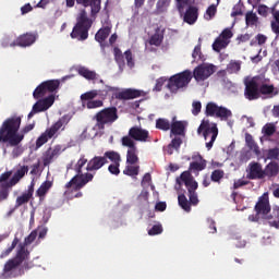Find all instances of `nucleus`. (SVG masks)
Returning <instances> with one entry per match:
<instances>
[{"mask_svg": "<svg viewBox=\"0 0 279 279\" xmlns=\"http://www.w3.org/2000/svg\"><path fill=\"white\" fill-rule=\"evenodd\" d=\"M28 171L29 167L22 166L15 171L9 183H2V191H0V202H5V199L10 197V189L12 186H16V184H19V182L25 178V174L28 173Z\"/></svg>", "mask_w": 279, "mask_h": 279, "instance_id": "8", "label": "nucleus"}, {"mask_svg": "<svg viewBox=\"0 0 279 279\" xmlns=\"http://www.w3.org/2000/svg\"><path fill=\"white\" fill-rule=\"evenodd\" d=\"M206 117H216L220 121H228L232 117V111L226 107H219L215 102H208L205 109Z\"/></svg>", "mask_w": 279, "mask_h": 279, "instance_id": "12", "label": "nucleus"}, {"mask_svg": "<svg viewBox=\"0 0 279 279\" xmlns=\"http://www.w3.org/2000/svg\"><path fill=\"white\" fill-rule=\"evenodd\" d=\"M75 71L78 75H81V77H84V80H87L88 82H93V84H95V82H97V80H99V74H97V72H95L84 65H78L75 69Z\"/></svg>", "mask_w": 279, "mask_h": 279, "instance_id": "30", "label": "nucleus"}, {"mask_svg": "<svg viewBox=\"0 0 279 279\" xmlns=\"http://www.w3.org/2000/svg\"><path fill=\"white\" fill-rule=\"evenodd\" d=\"M36 38H38L37 34L34 33H25L20 35L12 44L11 47H32L34 43H36Z\"/></svg>", "mask_w": 279, "mask_h": 279, "instance_id": "21", "label": "nucleus"}, {"mask_svg": "<svg viewBox=\"0 0 279 279\" xmlns=\"http://www.w3.org/2000/svg\"><path fill=\"white\" fill-rule=\"evenodd\" d=\"M279 173L278 162L270 161L264 169V178H276Z\"/></svg>", "mask_w": 279, "mask_h": 279, "instance_id": "35", "label": "nucleus"}, {"mask_svg": "<svg viewBox=\"0 0 279 279\" xmlns=\"http://www.w3.org/2000/svg\"><path fill=\"white\" fill-rule=\"evenodd\" d=\"M112 155V150L105 151L104 156H95L92 158L86 166V171H99L101 167H106L108 165V160H110V157Z\"/></svg>", "mask_w": 279, "mask_h": 279, "instance_id": "19", "label": "nucleus"}, {"mask_svg": "<svg viewBox=\"0 0 279 279\" xmlns=\"http://www.w3.org/2000/svg\"><path fill=\"white\" fill-rule=\"evenodd\" d=\"M241 71V61H230L227 65V73H239Z\"/></svg>", "mask_w": 279, "mask_h": 279, "instance_id": "47", "label": "nucleus"}, {"mask_svg": "<svg viewBox=\"0 0 279 279\" xmlns=\"http://www.w3.org/2000/svg\"><path fill=\"white\" fill-rule=\"evenodd\" d=\"M217 14V5L211 4L207 8L206 10V20L207 21H213V19H215V15Z\"/></svg>", "mask_w": 279, "mask_h": 279, "instance_id": "54", "label": "nucleus"}, {"mask_svg": "<svg viewBox=\"0 0 279 279\" xmlns=\"http://www.w3.org/2000/svg\"><path fill=\"white\" fill-rule=\"evenodd\" d=\"M192 160L196 161H192L190 163L189 171H191V173H199V171H204V169H206L207 161L202 157V155L193 156Z\"/></svg>", "mask_w": 279, "mask_h": 279, "instance_id": "31", "label": "nucleus"}, {"mask_svg": "<svg viewBox=\"0 0 279 279\" xmlns=\"http://www.w3.org/2000/svg\"><path fill=\"white\" fill-rule=\"evenodd\" d=\"M226 172L222 169H216L210 174L211 182L216 184H221V180L225 178Z\"/></svg>", "mask_w": 279, "mask_h": 279, "instance_id": "43", "label": "nucleus"}, {"mask_svg": "<svg viewBox=\"0 0 279 279\" xmlns=\"http://www.w3.org/2000/svg\"><path fill=\"white\" fill-rule=\"evenodd\" d=\"M95 119L98 128L104 130L105 125H108V123H114V121L119 119L118 109L117 107L105 108L96 113Z\"/></svg>", "mask_w": 279, "mask_h": 279, "instance_id": "10", "label": "nucleus"}, {"mask_svg": "<svg viewBox=\"0 0 279 279\" xmlns=\"http://www.w3.org/2000/svg\"><path fill=\"white\" fill-rule=\"evenodd\" d=\"M121 144L123 147H128L126 165H136V162H138V148L136 147V142L130 137H122Z\"/></svg>", "mask_w": 279, "mask_h": 279, "instance_id": "15", "label": "nucleus"}, {"mask_svg": "<svg viewBox=\"0 0 279 279\" xmlns=\"http://www.w3.org/2000/svg\"><path fill=\"white\" fill-rule=\"evenodd\" d=\"M112 33V25L101 27L95 35V41L99 43L100 47H106L104 43L108 39V36Z\"/></svg>", "mask_w": 279, "mask_h": 279, "instance_id": "32", "label": "nucleus"}, {"mask_svg": "<svg viewBox=\"0 0 279 279\" xmlns=\"http://www.w3.org/2000/svg\"><path fill=\"white\" fill-rule=\"evenodd\" d=\"M178 202L179 206H181V208L185 210V213H191V203L189 202V198H186V195L180 194L178 196Z\"/></svg>", "mask_w": 279, "mask_h": 279, "instance_id": "44", "label": "nucleus"}, {"mask_svg": "<svg viewBox=\"0 0 279 279\" xmlns=\"http://www.w3.org/2000/svg\"><path fill=\"white\" fill-rule=\"evenodd\" d=\"M60 80H48L39 84L33 92L34 99H43L47 93H58Z\"/></svg>", "mask_w": 279, "mask_h": 279, "instance_id": "11", "label": "nucleus"}, {"mask_svg": "<svg viewBox=\"0 0 279 279\" xmlns=\"http://www.w3.org/2000/svg\"><path fill=\"white\" fill-rule=\"evenodd\" d=\"M186 125H189V122L175 120V117L172 118L170 134H173V136H184L186 134Z\"/></svg>", "mask_w": 279, "mask_h": 279, "instance_id": "26", "label": "nucleus"}, {"mask_svg": "<svg viewBox=\"0 0 279 279\" xmlns=\"http://www.w3.org/2000/svg\"><path fill=\"white\" fill-rule=\"evenodd\" d=\"M275 97L278 95L276 86L269 84V78L265 75H256L244 80V97L247 101H256L260 96Z\"/></svg>", "mask_w": 279, "mask_h": 279, "instance_id": "1", "label": "nucleus"}, {"mask_svg": "<svg viewBox=\"0 0 279 279\" xmlns=\"http://www.w3.org/2000/svg\"><path fill=\"white\" fill-rule=\"evenodd\" d=\"M191 80H193V72H191V70H185L172 75L168 80L167 88L170 90V93L175 94L178 90H184V88H189Z\"/></svg>", "mask_w": 279, "mask_h": 279, "instance_id": "5", "label": "nucleus"}, {"mask_svg": "<svg viewBox=\"0 0 279 279\" xmlns=\"http://www.w3.org/2000/svg\"><path fill=\"white\" fill-rule=\"evenodd\" d=\"M262 132L264 136H274L276 134V124L267 123L263 126Z\"/></svg>", "mask_w": 279, "mask_h": 279, "instance_id": "48", "label": "nucleus"}, {"mask_svg": "<svg viewBox=\"0 0 279 279\" xmlns=\"http://www.w3.org/2000/svg\"><path fill=\"white\" fill-rule=\"evenodd\" d=\"M124 58L126 60L128 66H130V69H132L134 66V59L132 57V50H126L124 52Z\"/></svg>", "mask_w": 279, "mask_h": 279, "instance_id": "58", "label": "nucleus"}, {"mask_svg": "<svg viewBox=\"0 0 279 279\" xmlns=\"http://www.w3.org/2000/svg\"><path fill=\"white\" fill-rule=\"evenodd\" d=\"M110 93H114L113 97L120 101H130L132 99H138V97H145L147 95L142 89L125 88L119 92V87L107 86Z\"/></svg>", "mask_w": 279, "mask_h": 279, "instance_id": "9", "label": "nucleus"}, {"mask_svg": "<svg viewBox=\"0 0 279 279\" xmlns=\"http://www.w3.org/2000/svg\"><path fill=\"white\" fill-rule=\"evenodd\" d=\"M181 146H182V138L180 137H174L169 144V147H172V149H180Z\"/></svg>", "mask_w": 279, "mask_h": 279, "instance_id": "60", "label": "nucleus"}, {"mask_svg": "<svg viewBox=\"0 0 279 279\" xmlns=\"http://www.w3.org/2000/svg\"><path fill=\"white\" fill-rule=\"evenodd\" d=\"M107 157H109L110 162H112L108 167L109 173H111V175H119V173H121V169H119V167H121V154L112 150L111 155H107Z\"/></svg>", "mask_w": 279, "mask_h": 279, "instance_id": "25", "label": "nucleus"}, {"mask_svg": "<svg viewBox=\"0 0 279 279\" xmlns=\"http://www.w3.org/2000/svg\"><path fill=\"white\" fill-rule=\"evenodd\" d=\"M66 191L64 192L65 197H68L69 199H75V198H80L83 197V193L80 192V190L75 191L73 190V187H65Z\"/></svg>", "mask_w": 279, "mask_h": 279, "instance_id": "46", "label": "nucleus"}, {"mask_svg": "<svg viewBox=\"0 0 279 279\" xmlns=\"http://www.w3.org/2000/svg\"><path fill=\"white\" fill-rule=\"evenodd\" d=\"M189 198L192 206H197V204H199V198H197V192L190 193Z\"/></svg>", "mask_w": 279, "mask_h": 279, "instance_id": "64", "label": "nucleus"}, {"mask_svg": "<svg viewBox=\"0 0 279 279\" xmlns=\"http://www.w3.org/2000/svg\"><path fill=\"white\" fill-rule=\"evenodd\" d=\"M93 27V20L88 17V13L86 9L80 11L76 17V24L74 25L70 36L76 40H87L88 39V32Z\"/></svg>", "mask_w": 279, "mask_h": 279, "instance_id": "4", "label": "nucleus"}, {"mask_svg": "<svg viewBox=\"0 0 279 279\" xmlns=\"http://www.w3.org/2000/svg\"><path fill=\"white\" fill-rule=\"evenodd\" d=\"M264 158L265 160H278L279 158V148H269L264 151Z\"/></svg>", "mask_w": 279, "mask_h": 279, "instance_id": "42", "label": "nucleus"}, {"mask_svg": "<svg viewBox=\"0 0 279 279\" xmlns=\"http://www.w3.org/2000/svg\"><path fill=\"white\" fill-rule=\"evenodd\" d=\"M199 112H202V102L199 100L193 101L192 114H194V117H197V114H199Z\"/></svg>", "mask_w": 279, "mask_h": 279, "instance_id": "57", "label": "nucleus"}, {"mask_svg": "<svg viewBox=\"0 0 279 279\" xmlns=\"http://www.w3.org/2000/svg\"><path fill=\"white\" fill-rule=\"evenodd\" d=\"M156 129L162 132H169L171 130V122L165 118H159L156 120Z\"/></svg>", "mask_w": 279, "mask_h": 279, "instance_id": "40", "label": "nucleus"}, {"mask_svg": "<svg viewBox=\"0 0 279 279\" xmlns=\"http://www.w3.org/2000/svg\"><path fill=\"white\" fill-rule=\"evenodd\" d=\"M60 154H62V145L60 144L47 148V150L41 155V162L44 167H49V165L58 160V158H60Z\"/></svg>", "mask_w": 279, "mask_h": 279, "instance_id": "18", "label": "nucleus"}, {"mask_svg": "<svg viewBox=\"0 0 279 279\" xmlns=\"http://www.w3.org/2000/svg\"><path fill=\"white\" fill-rule=\"evenodd\" d=\"M247 184H250V181L239 179L238 181H234L233 190L236 191V189H241V186H247Z\"/></svg>", "mask_w": 279, "mask_h": 279, "instance_id": "61", "label": "nucleus"}, {"mask_svg": "<svg viewBox=\"0 0 279 279\" xmlns=\"http://www.w3.org/2000/svg\"><path fill=\"white\" fill-rule=\"evenodd\" d=\"M198 136H203L205 141H208L205 144L208 151L213 149L215 142L217 141V136H219V129L217 128L216 123H210L208 120H203L197 129Z\"/></svg>", "mask_w": 279, "mask_h": 279, "instance_id": "7", "label": "nucleus"}, {"mask_svg": "<svg viewBox=\"0 0 279 279\" xmlns=\"http://www.w3.org/2000/svg\"><path fill=\"white\" fill-rule=\"evenodd\" d=\"M12 177V171H7V172H3L1 175H0V191H3V184H9L10 181V178Z\"/></svg>", "mask_w": 279, "mask_h": 279, "instance_id": "52", "label": "nucleus"}, {"mask_svg": "<svg viewBox=\"0 0 279 279\" xmlns=\"http://www.w3.org/2000/svg\"><path fill=\"white\" fill-rule=\"evenodd\" d=\"M246 25H256L258 23V16L254 12H247L245 15Z\"/></svg>", "mask_w": 279, "mask_h": 279, "instance_id": "51", "label": "nucleus"}, {"mask_svg": "<svg viewBox=\"0 0 279 279\" xmlns=\"http://www.w3.org/2000/svg\"><path fill=\"white\" fill-rule=\"evenodd\" d=\"M245 143L251 151H254V154H260V148L258 147V144H256V141H254V136H252V134H245Z\"/></svg>", "mask_w": 279, "mask_h": 279, "instance_id": "37", "label": "nucleus"}, {"mask_svg": "<svg viewBox=\"0 0 279 279\" xmlns=\"http://www.w3.org/2000/svg\"><path fill=\"white\" fill-rule=\"evenodd\" d=\"M21 265L15 262L13 258L9 259L3 267L2 277L3 278H17L20 271L17 270Z\"/></svg>", "mask_w": 279, "mask_h": 279, "instance_id": "22", "label": "nucleus"}, {"mask_svg": "<svg viewBox=\"0 0 279 279\" xmlns=\"http://www.w3.org/2000/svg\"><path fill=\"white\" fill-rule=\"evenodd\" d=\"M29 250H27V246L25 244H19L16 254L13 257L14 262L17 263L20 266L23 265V269H32L34 265L29 263Z\"/></svg>", "mask_w": 279, "mask_h": 279, "instance_id": "16", "label": "nucleus"}, {"mask_svg": "<svg viewBox=\"0 0 279 279\" xmlns=\"http://www.w3.org/2000/svg\"><path fill=\"white\" fill-rule=\"evenodd\" d=\"M192 57L194 60H202V45L195 46Z\"/></svg>", "mask_w": 279, "mask_h": 279, "instance_id": "59", "label": "nucleus"}, {"mask_svg": "<svg viewBox=\"0 0 279 279\" xmlns=\"http://www.w3.org/2000/svg\"><path fill=\"white\" fill-rule=\"evenodd\" d=\"M53 104H56V96L53 94L41 99L38 98V101L33 106L34 112H46Z\"/></svg>", "mask_w": 279, "mask_h": 279, "instance_id": "23", "label": "nucleus"}, {"mask_svg": "<svg viewBox=\"0 0 279 279\" xmlns=\"http://www.w3.org/2000/svg\"><path fill=\"white\" fill-rule=\"evenodd\" d=\"M113 56H114V60H116V62H118V64H123L125 57L123 56V52L121 51V49L116 47L113 49Z\"/></svg>", "mask_w": 279, "mask_h": 279, "instance_id": "55", "label": "nucleus"}, {"mask_svg": "<svg viewBox=\"0 0 279 279\" xmlns=\"http://www.w3.org/2000/svg\"><path fill=\"white\" fill-rule=\"evenodd\" d=\"M247 180H263L265 179V170L258 162L250 163V172L246 175Z\"/></svg>", "mask_w": 279, "mask_h": 279, "instance_id": "28", "label": "nucleus"}, {"mask_svg": "<svg viewBox=\"0 0 279 279\" xmlns=\"http://www.w3.org/2000/svg\"><path fill=\"white\" fill-rule=\"evenodd\" d=\"M180 178H181L182 182H184V185L187 189L189 194L196 193L199 184L197 183V181H195V179H193V177H191L190 171L182 172Z\"/></svg>", "mask_w": 279, "mask_h": 279, "instance_id": "27", "label": "nucleus"}, {"mask_svg": "<svg viewBox=\"0 0 279 279\" xmlns=\"http://www.w3.org/2000/svg\"><path fill=\"white\" fill-rule=\"evenodd\" d=\"M88 163V159L86 157H81L75 165L74 171L76 175H74L64 186V189H73V191H82L84 186L88 184V182H93V173L87 172L83 174L82 169Z\"/></svg>", "mask_w": 279, "mask_h": 279, "instance_id": "3", "label": "nucleus"}, {"mask_svg": "<svg viewBox=\"0 0 279 279\" xmlns=\"http://www.w3.org/2000/svg\"><path fill=\"white\" fill-rule=\"evenodd\" d=\"M51 186H53V182L45 181L36 191V196L43 199L47 195V193H49Z\"/></svg>", "mask_w": 279, "mask_h": 279, "instance_id": "36", "label": "nucleus"}, {"mask_svg": "<svg viewBox=\"0 0 279 279\" xmlns=\"http://www.w3.org/2000/svg\"><path fill=\"white\" fill-rule=\"evenodd\" d=\"M232 36H233V34L230 28H225L222 31V33L220 34V38H222L223 40H230V38H232Z\"/></svg>", "mask_w": 279, "mask_h": 279, "instance_id": "62", "label": "nucleus"}, {"mask_svg": "<svg viewBox=\"0 0 279 279\" xmlns=\"http://www.w3.org/2000/svg\"><path fill=\"white\" fill-rule=\"evenodd\" d=\"M21 240H19V238H14L11 245L5 248L4 251L1 252L0 254V258L3 259V258H8V256H10L11 252H14V250L16 248V245H19Z\"/></svg>", "mask_w": 279, "mask_h": 279, "instance_id": "41", "label": "nucleus"}, {"mask_svg": "<svg viewBox=\"0 0 279 279\" xmlns=\"http://www.w3.org/2000/svg\"><path fill=\"white\" fill-rule=\"evenodd\" d=\"M216 71L217 66L214 64L202 63L194 69L192 77H194L195 82H206Z\"/></svg>", "mask_w": 279, "mask_h": 279, "instance_id": "14", "label": "nucleus"}, {"mask_svg": "<svg viewBox=\"0 0 279 279\" xmlns=\"http://www.w3.org/2000/svg\"><path fill=\"white\" fill-rule=\"evenodd\" d=\"M255 213L256 215H263L265 219L266 217H269V213H271V205H269V195L264 194L258 198V202L255 205Z\"/></svg>", "mask_w": 279, "mask_h": 279, "instance_id": "20", "label": "nucleus"}, {"mask_svg": "<svg viewBox=\"0 0 279 279\" xmlns=\"http://www.w3.org/2000/svg\"><path fill=\"white\" fill-rule=\"evenodd\" d=\"M169 5H171V0H158L156 4L157 12L162 14Z\"/></svg>", "mask_w": 279, "mask_h": 279, "instance_id": "50", "label": "nucleus"}, {"mask_svg": "<svg viewBox=\"0 0 279 279\" xmlns=\"http://www.w3.org/2000/svg\"><path fill=\"white\" fill-rule=\"evenodd\" d=\"M199 19V9L197 7L190 5L183 14V22L187 25H195Z\"/></svg>", "mask_w": 279, "mask_h": 279, "instance_id": "29", "label": "nucleus"}, {"mask_svg": "<svg viewBox=\"0 0 279 279\" xmlns=\"http://www.w3.org/2000/svg\"><path fill=\"white\" fill-rule=\"evenodd\" d=\"M85 106L88 110H93L95 108H101L104 106V101L102 100H88L85 104Z\"/></svg>", "mask_w": 279, "mask_h": 279, "instance_id": "53", "label": "nucleus"}, {"mask_svg": "<svg viewBox=\"0 0 279 279\" xmlns=\"http://www.w3.org/2000/svg\"><path fill=\"white\" fill-rule=\"evenodd\" d=\"M124 137L131 138V141H137L138 143H151L149 131L138 125L132 126L129 130V135Z\"/></svg>", "mask_w": 279, "mask_h": 279, "instance_id": "17", "label": "nucleus"}, {"mask_svg": "<svg viewBox=\"0 0 279 279\" xmlns=\"http://www.w3.org/2000/svg\"><path fill=\"white\" fill-rule=\"evenodd\" d=\"M149 236H156V234H162V225H154L148 231Z\"/></svg>", "mask_w": 279, "mask_h": 279, "instance_id": "56", "label": "nucleus"}, {"mask_svg": "<svg viewBox=\"0 0 279 279\" xmlns=\"http://www.w3.org/2000/svg\"><path fill=\"white\" fill-rule=\"evenodd\" d=\"M162 86H165V78L160 77L156 81L153 90H156V93H160V90H162Z\"/></svg>", "mask_w": 279, "mask_h": 279, "instance_id": "63", "label": "nucleus"}, {"mask_svg": "<svg viewBox=\"0 0 279 279\" xmlns=\"http://www.w3.org/2000/svg\"><path fill=\"white\" fill-rule=\"evenodd\" d=\"M69 125V119L66 116L61 117L56 123H53L49 129H47L41 136L36 140V149H40L43 145L49 142V138H53L58 132H64Z\"/></svg>", "mask_w": 279, "mask_h": 279, "instance_id": "6", "label": "nucleus"}, {"mask_svg": "<svg viewBox=\"0 0 279 279\" xmlns=\"http://www.w3.org/2000/svg\"><path fill=\"white\" fill-rule=\"evenodd\" d=\"M36 186V182L32 181L27 187V191L22 193V195L16 197L15 208H21V206H25V204H29V199L34 197V187Z\"/></svg>", "mask_w": 279, "mask_h": 279, "instance_id": "24", "label": "nucleus"}, {"mask_svg": "<svg viewBox=\"0 0 279 279\" xmlns=\"http://www.w3.org/2000/svg\"><path fill=\"white\" fill-rule=\"evenodd\" d=\"M266 220H268L270 228H276L277 230H279V207L278 206L272 207V211L270 215L266 216Z\"/></svg>", "mask_w": 279, "mask_h": 279, "instance_id": "34", "label": "nucleus"}, {"mask_svg": "<svg viewBox=\"0 0 279 279\" xmlns=\"http://www.w3.org/2000/svg\"><path fill=\"white\" fill-rule=\"evenodd\" d=\"M78 5L84 8H90L92 19H96L97 14L101 12V0H76ZM66 8H73L75 5V0H65Z\"/></svg>", "mask_w": 279, "mask_h": 279, "instance_id": "13", "label": "nucleus"}, {"mask_svg": "<svg viewBox=\"0 0 279 279\" xmlns=\"http://www.w3.org/2000/svg\"><path fill=\"white\" fill-rule=\"evenodd\" d=\"M21 121V117L13 116L2 122L0 126V143H9L11 147H17L23 143V134L19 133Z\"/></svg>", "mask_w": 279, "mask_h": 279, "instance_id": "2", "label": "nucleus"}, {"mask_svg": "<svg viewBox=\"0 0 279 279\" xmlns=\"http://www.w3.org/2000/svg\"><path fill=\"white\" fill-rule=\"evenodd\" d=\"M99 95V90L93 89L81 95V101L83 106H86L87 101H93L95 97Z\"/></svg>", "mask_w": 279, "mask_h": 279, "instance_id": "39", "label": "nucleus"}, {"mask_svg": "<svg viewBox=\"0 0 279 279\" xmlns=\"http://www.w3.org/2000/svg\"><path fill=\"white\" fill-rule=\"evenodd\" d=\"M165 40V28L157 27L155 34L149 38V45L160 47Z\"/></svg>", "mask_w": 279, "mask_h": 279, "instance_id": "33", "label": "nucleus"}, {"mask_svg": "<svg viewBox=\"0 0 279 279\" xmlns=\"http://www.w3.org/2000/svg\"><path fill=\"white\" fill-rule=\"evenodd\" d=\"M36 236H38V230H33L24 240L23 243H20V245H25V247H27V245H32V243H34V241H36Z\"/></svg>", "mask_w": 279, "mask_h": 279, "instance_id": "49", "label": "nucleus"}, {"mask_svg": "<svg viewBox=\"0 0 279 279\" xmlns=\"http://www.w3.org/2000/svg\"><path fill=\"white\" fill-rule=\"evenodd\" d=\"M226 47H228V41L220 36L216 38V40L213 44V49L214 51H217V53H219L221 49H226Z\"/></svg>", "mask_w": 279, "mask_h": 279, "instance_id": "45", "label": "nucleus"}, {"mask_svg": "<svg viewBox=\"0 0 279 279\" xmlns=\"http://www.w3.org/2000/svg\"><path fill=\"white\" fill-rule=\"evenodd\" d=\"M141 171V166H134L128 163L123 170L124 175H129L130 178H136Z\"/></svg>", "mask_w": 279, "mask_h": 279, "instance_id": "38", "label": "nucleus"}]
</instances>
